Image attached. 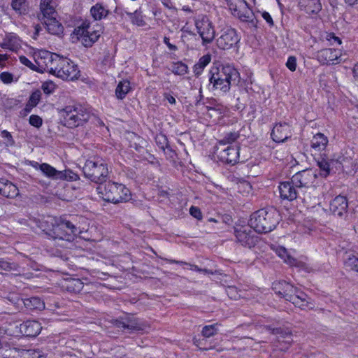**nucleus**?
I'll list each match as a JSON object with an SVG mask.
<instances>
[{"label": "nucleus", "mask_w": 358, "mask_h": 358, "mask_svg": "<svg viewBox=\"0 0 358 358\" xmlns=\"http://www.w3.org/2000/svg\"><path fill=\"white\" fill-rule=\"evenodd\" d=\"M10 6L20 15L25 14L27 11L26 0H11Z\"/></svg>", "instance_id": "obj_36"}, {"label": "nucleus", "mask_w": 358, "mask_h": 358, "mask_svg": "<svg viewBox=\"0 0 358 358\" xmlns=\"http://www.w3.org/2000/svg\"><path fill=\"white\" fill-rule=\"evenodd\" d=\"M217 324H213L211 325H206L203 327L201 334L206 338H210L215 335L217 332Z\"/></svg>", "instance_id": "obj_44"}, {"label": "nucleus", "mask_w": 358, "mask_h": 358, "mask_svg": "<svg viewBox=\"0 0 358 358\" xmlns=\"http://www.w3.org/2000/svg\"><path fill=\"white\" fill-rule=\"evenodd\" d=\"M327 144L328 138L322 133L316 134L311 141V147L317 151L324 150Z\"/></svg>", "instance_id": "obj_29"}, {"label": "nucleus", "mask_w": 358, "mask_h": 358, "mask_svg": "<svg viewBox=\"0 0 358 358\" xmlns=\"http://www.w3.org/2000/svg\"><path fill=\"white\" fill-rule=\"evenodd\" d=\"M164 43L168 46L170 50L174 51L177 50V47L169 42V38L168 37L165 36L164 38Z\"/></svg>", "instance_id": "obj_60"}, {"label": "nucleus", "mask_w": 358, "mask_h": 358, "mask_svg": "<svg viewBox=\"0 0 358 358\" xmlns=\"http://www.w3.org/2000/svg\"><path fill=\"white\" fill-rule=\"evenodd\" d=\"M42 327L38 321L27 320L20 324V330L26 336H36L41 331Z\"/></svg>", "instance_id": "obj_23"}, {"label": "nucleus", "mask_w": 358, "mask_h": 358, "mask_svg": "<svg viewBox=\"0 0 358 358\" xmlns=\"http://www.w3.org/2000/svg\"><path fill=\"white\" fill-rule=\"evenodd\" d=\"M87 33H90V24L87 22H83L82 25L78 27L73 31V34L76 35L78 39L81 38V41Z\"/></svg>", "instance_id": "obj_41"}, {"label": "nucleus", "mask_w": 358, "mask_h": 358, "mask_svg": "<svg viewBox=\"0 0 358 358\" xmlns=\"http://www.w3.org/2000/svg\"><path fill=\"white\" fill-rule=\"evenodd\" d=\"M298 6L308 15L317 14L322 10L320 0H298Z\"/></svg>", "instance_id": "obj_22"}, {"label": "nucleus", "mask_w": 358, "mask_h": 358, "mask_svg": "<svg viewBox=\"0 0 358 358\" xmlns=\"http://www.w3.org/2000/svg\"><path fill=\"white\" fill-rule=\"evenodd\" d=\"M35 106H31L29 105V103H27L24 108L23 109V115H27L28 113H29L31 110L34 108Z\"/></svg>", "instance_id": "obj_61"}, {"label": "nucleus", "mask_w": 358, "mask_h": 358, "mask_svg": "<svg viewBox=\"0 0 358 358\" xmlns=\"http://www.w3.org/2000/svg\"><path fill=\"white\" fill-rule=\"evenodd\" d=\"M100 36V31L90 30V33H87L86 35L84 36L83 39L82 40V43L85 47H91L93 45V43L98 40Z\"/></svg>", "instance_id": "obj_34"}, {"label": "nucleus", "mask_w": 358, "mask_h": 358, "mask_svg": "<svg viewBox=\"0 0 358 358\" xmlns=\"http://www.w3.org/2000/svg\"><path fill=\"white\" fill-rule=\"evenodd\" d=\"M36 169H39L43 174L52 180H76L77 175L69 170L57 171L48 164L36 162Z\"/></svg>", "instance_id": "obj_9"}, {"label": "nucleus", "mask_w": 358, "mask_h": 358, "mask_svg": "<svg viewBox=\"0 0 358 358\" xmlns=\"http://www.w3.org/2000/svg\"><path fill=\"white\" fill-rule=\"evenodd\" d=\"M332 162H329L324 158H321L317 161V165L321 171V175L327 177L330 173V166Z\"/></svg>", "instance_id": "obj_40"}, {"label": "nucleus", "mask_w": 358, "mask_h": 358, "mask_svg": "<svg viewBox=\"0 0 358 358\" xmlns=\"http://www.w3.org/2000/svg\"><path fill=\"white\" fill-rule=\"evenodd\" d=\"M197 32L202 39V45H206L213 42L215 36V31L213 23L206 15H200L195 20Z\"/></svg>", "instance_id": "obj_8"}, {"label": "nucleus", "mask_w": 358, "mask_h": 358, "mask_svg": "<svg viewBox=\"0 0 358 358\" xmlns=\"http://www.w3.org/2000/svg\"><path fill=\"white\" fill-rule=\"evenodd\" d=\"M240 38L234 29L227 27L220 31V36L217 38V45L221 50H229L237 45Z\"/></svg>", "instance_id": "obj_10"}, {"label": "nucleus", "mask_w": 358, "mask_h": 358, "mask_svg": "<svg viewBox=\"0 0 358 358\" xmlns=\"http://www.w3.org/2000/svg\"><path fill=\"white\" fill-rule=\"evenodd\" d=\"M266 329L268 331H269L272 334L278 335V344L276 345V347L278 348L280 350H287L291 345L292 343L293 342V339L292 338V334L290 332L285 331L280 328H271L269 326H266Z\"/></svg>", "instance_id": "obj_17"}, {"label": "nucleus", "mask_w": 358, "mask_h": 358, "mask_svg": "<svg viewBox=\"0 0 358 358\" xmlns=\"http://www.w3.org/2000/svg\"><path fill=\"white\" fill-rule=\"evenodd\" d=\"M341 56L340 50L324 48L317 52L316 58L321 64H334Z\"/></svg>", "instance_id": "obj_19"}, {"label": "nucleus", "mask_w": 358, "mask_h": 358, "mask_svg": "<svg viewBox=\"0 0 358 358\" xmlns=\"http://www.w3.org/2000/svg\"><path fill=\"white\" fill-rule=\"evenodd\" d=\"M0 194L10 199L15 198L19 194L18 188L5 179L0 180Z\"/></svg>", "instance_id": "obj_24"}, {"label": "nucleus", "mask_w": 358, "mask_h": 358, "mask_svg": "<svg viewBox=\"0 0 358 358\" xmlns=\"http://www.w3.org/2000/svg\"><path fill=\"white\" fill-rule=\"evenodd\" d=\"M25 307L30 310H41L45 308V303L38 297H31L23 300Z\"/></svg>", "instance_id": "obj_32"}, {"label": "nucleus", "mask_w": 358, "mask_h": 358, "mask_svg": "<svg viewBox=\"0 0 358 358\" xmlns=\"http://www.w3.org/2000/svg\"><path fill=\"white\" fill-rule=\"evenodd\" d=\"M24 355L27 357H31V358H39L41 357L39 352L35 350H28L25 352Z\"/></svg>", "instance_id": "obj_59"}, {"label": "nucleus", "mask_w": 358, "mask_h": 358, "mask_svg": "<svg viewBox=\"0 0 358 358\" xmlns=\"http://www.w3.org/2000/svg\"><path fill=\"white\" fill-rule=\"evenodd\" d=\"M292 182H282L279 185L278 189L280 197L282 199L293 201L299 194Z\"/></svg>", "instance_id": "obj_21"}, {"label": "nucleus", "mask_w": 358, "mask_h": 358, "mask_svg": "<svg viewBox=\"0 0 358 358\" xmlns=\"http://www.w3.org/2000/svg\"><path fill=\"white\" fill-rule=\"evenodd\" d=\"M235 236L242 245L248 248L254 247L257 241V236L252 234L251 229L243 227L235 229Z\"/></svg>", "instance_id": "obj_16"}, {"label": "nucleus", "mask_w": 358, "mask_h": 358, "mask_svg": "<svg viewBox=\"0 0 358 358\" xmlns=\"http://www.w3.org/2000/svg\"><path fill=\"white\" fill-rule=\"evenodd\" d=\"M240 136L238 131L228 133L220 141H219L217 147H224L227 144H231L236 141Z\"/></svg>", "instance_id": "obj_38"}, {"label": "nucleus", "mask_w": 358, "mask_h": 358, "mask_svg": "<svg viewBox=\"0 0 358 358\" xmlns=\"http://www.w3.org/2000/svg\"><path fill=\"white\" fill-rule=\"evenodd\" d=\"M157 144L159 145V148L164 150L166 148L168 147V141L166 137L163 134H159L156 137Z\"/></svg>", "instance_id": "obj_50"}, {"label": "nucleus", "mask_w": 358, "mask_h": 358, "mask_svg": "<svg viewBox=\"0 0 358 358\" xmlns=\"http://www.w3.org/2000/svg\"><path fill=\"white\" fill-rule=\"evenodd\" d=\"M353 74L356 80H358V63L353 68Z\"/></svg>", "instance_id": "obj_64"}, {"label": "nucleus", "mask_w": 358, "mask_h": 358, "mask_svg": "<svg viewBox=\"0 0 358 358\" xmlns=\"http://www.w3.org/2000/svg\"><path fill=\"white\" fill-rule=\"evenodd\" d=\"M40 8L41 13L38 15V18L40 21L56 17L57 13L54 6L52 5V0H41Z\"/></svg>", "instance_id": "obj_25"}, {"label": "nucleus", "mask_w": 358, "mask_h": 358, "mask_svg": "<svg viewBox=\"0 0 358 358\" xmlns=\"http://www.w3.org/2000/svg\"><path fill=\"white\" fill-rule=\"evenodd\" d=\"M164 97L171 104L176 103V99L172 95L166 93L164 94Z\"/></svg>", "instance_id": "obj_62"}, {"label": "nucleus", "mask_w": 358, "mask_h": 358, "mask_svg": "<svg viewBox=\"0 0 358 358\" xmlns=\"http://www.w3.org/2000/svg\"><path fill=\"white\" fill-rule=\"evenodd\" d=\"M64 58L59 55L55 54L54 57L52 59L51 66H50L47 72L56 76Z\"/></svg>", "instance_id": "obj_37"}, {"label": "nucleus", "mask_w": 358, "mask_h": 358, "mask_svg": "<svg viewBox=\"0 0 358 358\" xmlns=\"http://www.w3.org/2000/svg\"><path fill=\"white\" fill-rule=\"evenodd\" d=\"M215 153L221 162L234 165L239 159V147H217Z\"/></svg>", "instance_id": "obj_12"}, {"label": "nucleus", "mask_w": 358, "mask_h": 358, "mask_svg": "<svg viewBox=\"0 0 358 358\" xmlns=\"http://www.w3.org/2000/svg\"><path fill=\"white\" fill-rule=\"evenodd\" d=\"M1 80L6 84L11 83L13 80V76L8 72H3L0 74Z\"/></svg>", "instance_id": "obj_53"}, {"label": "nucleus", "mask_w": 358, "mask_h": 358, "mask_svg": "<svg viewBox=\"0 0 358 358\" xmlns=\"http://www.w3.org/2000/svg\"><path fill=\"white\" fill-rule=\"evenodd\" d=\"M83 171L86 178L100 185L106 180L108 176L107 164L103 159L99 158L87 159L85 163Z\"/></svg>", "instance_id": "obj_6"}, {"label": "nucleus", "mask_w": 358, "mask_h": 358, "mask_svg": "<svg viewBox=\"0 0 358 358\" xmlns=\"http://www.w3.org/2000/svg\"><path fill=\"white\" fill-rule=\"evenodd\" d=\"M79 73L78 66L70 59L64 57L56 76L63 80H73L78 78Z\"/></svg>", "instance_id": "obj_13"}, {"label": "nucleus", "mask_w": 358, "mask_h": 358, "mask_svg": "<svg viewBox=\"0 0 358 358\" xmlns=\"http://www.w3.org/2000/svg\"><path fill=\"white\" fill-rule=\"evenodd\" d=\"M273 289L275 294L282 296L286 301L291 302L294 306L301 310L313 309L314 304L304 292L295 287L285 281H278L273 283Z\"/></svg>", "instance_id": "obj_1"}, {"label": "nucleus", "mask_w": 358, "mask_h": 358, "mask_svg": "<svg viewBox=\"0 0 358 358\" xmlns=\"http://www.w3.org/2000/svg\"><path fill=\"white\" fill-rule=\"evenodd\" d=\"M80 233L78 228L71 222L66 220L57 221L53 232L51 233V238L53 239L72 241Z\"/></svg>", "instance_id": "obj_7"}, {"label": "nucleus", "mask_w": 358, "mask_h": 358, "mask_svg": "<svg viewBox=\"0 0 358 358\" xmlns=\"http://www.w3.org/2000/svg\"><path fill=\"white\" fill-rule=\"evenodd\" d=\"M285 65L291 71H295L297 66L296 58L294 56H289Z\"/></svg>", "instance_id": "obj_52"}, {"label": "nucleus", "mask_w": 358, "mask_h": 358, "mask_svg": "<svg viewBox=\"0 0 358 358\" xmlns=\"http://www.w3.org/2000/svg\"><path fill=\"white\" fill-rule=\"evenodd\" d=\"M42 89L44 93L50 94L55 90V85L52 83H45L42 85Z\"/></svg>", "instance_id": "obj_55"}, {"label": "nucleus", "mask_w": 358, "mask_h": 358, "mask_svg": "<svg viewBox=\"0 0 358 358\" xmlns=\"http://www.w3.org/2000/svg\"><path fill=\"white\" fill-rule=\"evenodd\" d=\"M317 178V174L312 169H306L294 174L292 178V183L296 187L311 188Z\"/></svg>", "instance_id": "obj_11"}, {"label": "nucleus", "mask_w": 358, "mask_h": 358, "mask_svg": "<svg viewBox=\"0 0 358 358\" xmlns=\"http://www.w3.org/2000/svg\"><path fill=\"white\" fill-rule=\"evenodd\" d=\"M55 53L47 50H40L34 54V62L37 64V72H47L51 66L52 59Z\"/></svg>", "instance_id": "obj_18"}, {"label": "nucleus", "mask_w": 358, "mask_h": 358, "mask_svg": "<svg viewBox=\"0 0 358 358\" xmlns=\"http://www.w3.org/2000/svg\"><path fill=\"white\" fill-rule=\"evenodd\" d=\"M57 221L55 217L48 216L43 217L38 221V227L47 235L51 237V233L53 232V229L56 226Z\"/></svg>", "instance_id": "obj_27"}, {"label": "nucleus", "mask_w": 358, "mask_h": 358, "mask_svg": "<svg viewBox=\"0 0 358 358\" xmlns=\"http://www.w3.org/2000/svg\"><path fill=\"white\" fill-rule=\"evenodd\" d=\"M41 98V92L40 90H37L31 93L27 102L29 103V105L36 107L38 104Z\"/></svg>", "instance_id": "obj_47"}, {"label": "nucleus", "mask_w": 358, "mask_h": 358, "mask_svg": "<svg viewBox=\"0 0 358 358\" xmlns=\"http://www.w3.org/2000/svg\"><path fill=\"white\" fill-rule=\"evenodd\" d=\"M238 9L236 13H234L233 15L237 17L238 19L243 22L252 21L253 17V13L252 10L247 6L245 1L243 0H238Z\"/></svg>", "instance_id": "obj_26"}, {"label": "nucleus", "mask_w": 358, "mask_h": 358, "mask_svg": "<svg viewBox=\"0 0 358 358\" xmlns=\"http://www.w3.org/2000/svg\"><path fill=\"white\" fill-rule=\"evenodd\" d=\"M273 250L278 256L283 259L286 264L290 266H296V259L291 256L285 248L277 246Z\"/></svg>", "instance_id": "obj_30"}, {"label": "nucleus", "mask_w": 358, "mask_h": 358, "mask_svg": "<svg viewBox=\"0 0 358 358\" xmlns=\"http://www.w3.org/2000/svg\"><path fill=\"white\" fill-rule=\"evenodd\" d=\"M17 265L15 263L9 262L4 259H0V268L6 271L17 270Z\"/></svg>", "instance_id": "obj_48"}, {"label": "nucleus", "mask_w": 358, "mask_h": 358, "mask_svg": "<svg viewBox=\"0 0 358 358\" xmlns=\"http://www.w3.org/2000/svg\"><path fill=\"white\" fill-rule=\"evenodd\" d=\"M97 192L104 201L113 203L127 202L131 197L129 189L124 185L110 181L99 185Z\"/></svg>", "instance_id": "obj_4"}, {"label": "nucleus", "mask_w": 358, "mask_h": 358, "mask_svg": "<svg viewBox=\"0 0 358 358\" xmlns=\"http://www.w3.org/2000/svg\"><path fill=\"white\" fill-rule=\"evenodd\" d=\"M327 39L332 43H336L338 45L341 44V40L338 37L336 36L333 33L328 34Z\"/></svg>", "instance_id": "obj_57"}, {"label": "nucleus", "mask_w": 358, "mask_h": 358, "mask_svg": "<svg viewBox=\"0 0 358 358\" xmlns=\"http://www.w3.org/2000/svg\"><path fill=\"white\" fill-rule=\"evenodd\" d=\"M189 266V269L196 271H201V268L198 267L196 265L189 264H187Z\"/></svg>", "instance_id": "obj_63"}, {"label": "nucleus", "mask_w": 358, "mask_h": 358, "mask_svg": "<svg viewBox=\"0 0 358 358\" xmlns=\"http://www.w3.org/2000/svg\"><path fill=\"white\" fill-rule=\"evenodd\" d=\"M271 135L274 141L282 143L292 136V127L285 122L277 123L273 127Z\"/></svg>", "instance_id": "obj_15"}, {"label": "nucleus", "mask_w": 358, "mask_h": 358, "mask_svg": "<svg viewBox=\"0 0 358 358\" xmlns=\"http://www.w3.org/2000/svg\"><path fill=\"white\" fill-rule=\"evenodd\" d=\"M29 122L31 126L39 128L42 125L43 120L38 115H31L29 117Z\"/></svg>", "instance_id": "obj_51"}, {"label": "nucleus", "mask_w": 358, "mask_h": 358, "mask_svg": "<svg viewBox=\"0 0 358 358\" xmlns=\"http://www.w3.org/2000/svg\"><path fill=\"white\" fill-rule=\"evenodd\" d=\"M63 124L69 128H75L86 122L89 114L80 105H69L59 110Z\"/></svg>", "instance_id": "obj_5"}, {"label": "nucleus", "mask_w": 358, "mask_h": 358, "mask_svg": "<svg viewBox=\"0 0 358 358\" xmlns=\"http://www.w3.org/2000/svg\"><path fill=\"white\" fill-rule=\"evenodd\" d=\"M83 288V283L80 279H71L68 281L67 289L73 292H80Z\"/></svg>", "instance_id": "obj_39"}, {"label": "nucleus", "mask_w": 358, "mask_h": 358, "mask_svg": "<svg viewBox=\"0 0 358 358\" xmlns=\"http://www.w3.org/2000/svg\"><path fill=\"white\" fill-rule=\"evenodd\" d=\"M279 216L275 208H262L251 215L250 226L258 233H268L275 228L279 222Z\"/></svg>", "instance_id": "obj_3"}, {"label": "nucleus", "mask_w": 358, "mask_h": 358, "mask_svg": "<svg viewBox=\"0 0 358 358\" xmlns=\"http://www.w3.org/2000/svg\"><path fill=\"white\" fill-rule=\"evenodd\" d=\"M262 16L266 21V22L269 24L270 27L273 26L274 23L273 21V19L268 13L263 12L262 13Z\"/></svg>", "instance_id": "obj_58"}, {"label": "nucleus", "mask_w": 358, "mask_h": 358, "mask_svg": "<svg viewBox=\"0 0 358 358\" xmlns=\"http://www.w3.org/2000/svg\"><path fill=\"white\" fill-rule=\"evenodd\" d=\"M189 213L192 216L198 220H200L202 217L201 212L197 207L192 206L189 209Z\"/></svg>", "instance_id": "obj_56"}, {"label": "nucleus", "mask_w": 358, "mask_h": 358, "mask_svg": "<svg viewBox=\"0 0 358 358\" xmlns=\"http://www.w3.org/2000/svg\"><path fill=\"white\" fill-rule=\"evenodd\" d=\"M1 136L4 139L3 143L7 147H12L15 145V142L11 134L7 130H2L1 131Z\"/></svg>", "instance_id": "obj_45"}, {"label": "nucleus", "mask_w": 358, "mask_h": 358, "mask_svg": "<svg viewBox=\"0 0 358 358\" xmlns=\"http://www.w3.org/2000/svg\"><path fill=\"white\" fill-rule=\"evenodd\" d=\"M113 324L118 328L128 329L130 331H143L147 327L145 324L140 322L137 318L131 315L120 320H115Z\"/></svg>", "instance_id": "obj_14"}, {"label": "nucleus", "mask_w": 358, "mask_h": 358, "mask_svg": "<svg viewBox=\"0 0 358 358\" xmlns=\"http://www.w3.org/2000/svg\"><path fill=\"white\" fill-rule=\"evenodd\" d=\"M211 57L209 55L201 57L199 62L194 66L193 71L196 76H199L203 72L204 68L210 62Z\"/></svg>", "instance_id": "obj_33"}, {"label": "nucleus", "mask_w": 358, "mask_h": 358, "mask_svg": "<svg viewBox=\"0 0 358 358\" xmlns=\"http://www.w3.org/2000/svg\"><path fill=\"white\" fill-rule=\"evenodd\" d=\"M128 15L130 16L132 23L134 24H136L138 27H143L145 24V22L143 19V15H141V13L136 10L134 13H127Z\"/></svg>", "instance_id": "obj_42"}, {"label": "nucleus", "mask_w": 358, "mask_h": 358, "mask_svg": "<svg viewBox=\"0 0 358 358\" xmlns=\"http://www.w3.org/2000/svg\"><path fill=\"white\" fill-rule=\"evenodd\" d=\"M347 267L358 273V256L354 255H348L345 262Z\"/></svg>", "instance_id": "obj_43"}, {"label": "nucleus", "mask_w": 358, "mask_h": 358, "mask_svg": "<svg viewBox=\"0 0 358 358\" xmlns=\"http://www.w3.org/2000/svg\"><path fill=\"white\" fill-rule=\"evenodd\" d=\"M130 82L123 80L119 82L115 89V96L118 99H123L131 90Z\"/></svg>", "instance_id": "obj_31"}, {"label": "nucleus", "mask_w": 358, "mask_h": 358, "mask_svg": "<svg viewBox=\"0 0 358 358\" xmlns=\"http://www.w3.org/2000/svg\"><path fill=\"white\" fill-rule=\"evenodd\" d=\"M41 23L45 26L48 31L51 34H59L62 32L63 27L56 20V17L47 18L41 20Z\"/></svg>", "instance_id": "obj_28"}, {"label": "nucleus", "mask_w": 358, "mask_h": 358, "mask_svg": "<svg viewBox=\"0 0 358 358\" xmlns=\"http://www.w3.org/2000/svg\"><path fill=\"white\" fill-rule=\"evenodd\" d=\"M210 75L209 81L213 90L223 92H229L232 85L238 84L240 78L238 71L230 65L213 66Z\"/></svg>", "instance_id": "obj_2"}, {"label": "nucleus", "mask_w": 358, "mask_h": 358, "mask_svg": "<svg viewBox=\"0 0 358 358\" xmlns=\"http://www.w3.org/2000/svg\"><path fill=\"white\" fill-rule=\"evenodd\" d=\"M19 60L21 64L23 65L27 66L30 69L37 71V64H34L31 62L28 58H27L25 56H20Z\"/></svg>", "instance_id": "obj_49"}, {"label": "nucleus", "mask_w": 358, "mask_h": 358, "mask_svg": "<svg viewBox=\"0 0 358 358\" xmlns=\"http://www.w3.org/2000/svg\"><path fill=\"white\" fill-rule=\"evenodd\" d=\"M188 67L187 66L182 62H178L175 64V66L173 68V73L176 75L182 76L187 73Z\"/></svg>", "instance_id": "obj_46"}, {"label": "nucleus", "mask_w": 358, "mask_h": 358, "mask_svg": "<svg viewBox=\"0 0 358 358\" xmlns=\"http://www.w3.org/2000/svg\"><path fill=\"white\" fill-rule=\"evenodd\" d=\"M91 15L95 20H100L107 16L108 10L100 4H96L90 10Z\"/></svg>", "instance_id": "obj_35"}, {"label": "nucleus", "mask_w": 358, "mask_h": 358, "mask_svg": "<svg viewBox=\"0 0 358 358\" xmlns=\"http://www.w3.org/2000/svg\"><path fill=\"white\" fill-rule=\"evenodd\" d=\"M227 4L231 10L232 15H234V13H236L238 9V0H227Z\"/></svg>", "instance_id": "obj_54"}, {"label": "nucleus", "mask_w": 358, "mask_h": 358, "mask_svg": "<svg viewBox=\"0 0 358 358\" xmlns=\"http://www.w3.org/2000/svg\"><path fill=\"white\" fill-rule=\"evenodd\" d=\"M348 202L345 196L338 195L329 204V210L333 215L342 217L347 213Z\"/></svg>", "instance_id": "obj_20"}]
</instances>
